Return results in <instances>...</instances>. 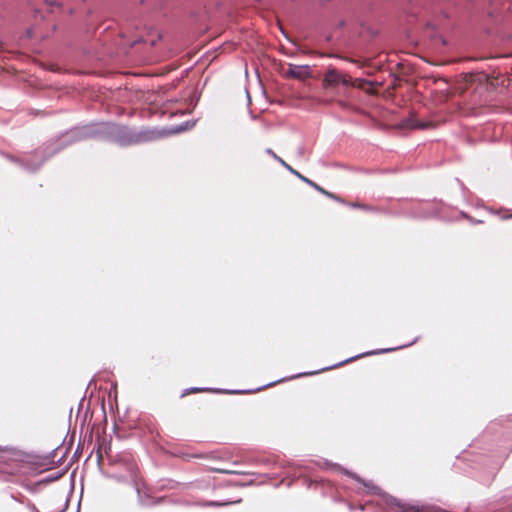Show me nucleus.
<instances>
[{"mask_svg":"<svg viewBox=\"0 0 512 512\" xmlns=\"http://www.w3.org/2000/svg\"><path fill=\"white\" fill-rule=\"evenodd\" d=\"M347 83H351V77L335 68L328 69L323 79L325 88H335L339 85L347 87Z\"/></svg>","mask_w":512,"mask_h":512,"instance_id":"1","label":"nucleus"},{"mask_svg":"<svg viewBox=\"0 0 512 512\" xmlns=\"http://www.w3.org/2000/svg\"><path fill=\"white\" fill-rule=\"evenodd\" d=\"M285 77L297 79V80H305L310 77V68L309 66H300L289 64L288 69L284 72Z\"/></svg>","mask_w":512,"mask_h":512,"instance_id":"2","label":"nucleus"},{"mask_svg":"<svg viewBox=\"0 0 512 512\" xmlns=\"http://www.w3.org/2000/svg\"><path fill=\"white\" fill-rule=\"evenodd\" d=\"M290 172L292 174L296 175L298 178H300L305 183L309 184L311 187H313L315 190H317L321 194L329 197L330 199L342 202L341 198L338 195L325 190L323 187L319 186L317 183H315V182L311 181L310 179L306 178L305 175H301L295 169L292 168V171H290Z\"/></svg>","mask_w":512,"mask_h":512,"instance_id":"3","label":"nucleus"},{"mask_svg":"<svg viewBox=\"0 0 512 512\" xmlns=\"http://www.w3.org/2000/svg\"><path fill=\"white\" fill-rule=\"evenodd\" d=\"M402 126L404 128L409 129H427L433 126L432 122H424L415 119L414 117H409L402 122Z\"/></svg>","mask_w":512,"mask_h":512,"instance_id":"4","label":"nucleus"},{"mask_svg":"<svg viewBox=\"0 0 512 512\" xmlns=\"http://www.w3.org/2000/svg\"><path fill=\"white\" fill-rule=\"evenodd\" d=\"M396 507L398 508L397 512H431L428 507H416L409 504H403L397 502Z\"/></svg>","mask_w":512,"mask_h":512,"instance_id":"5","label":"nucleus"},{"mask_svg":"<svg viewBox=\"0 0 512 512\" xmlns=\"http://www.w3.org/2000/svg\"><path fill=\"white\" fill-rule=\"evenodd\" d=\"M266 153L273 157L277 162H279L283 167H285L288 171H292V167L286 163L280 156H278L271 148L266 149Z\"/></svg>","mask_w":512,"mask_h":512,"instance_id":"6","label":"nucleus"},{"mask_svg":"<svg viewBox=\"0 0 512 512\" xmlns=\"http://www.w3.org/2000/svg\"><path fill=\"white\" fill-rule=\"evenodd\" d=\"M366 84H368V81L365 79H360V78L352 79L351 78V83H347V87H357L360 89H364Z\"/></svg>","mask_w":512,"mask_h":512,"instance_id":"7","label":"nucleus"},{"mask_svg":"<svg viewBox=\"0 0 512 512\" xmlns=\"http://www.w3.org/2000/svg\"><path fill=\"white\" fill-rule=\"evenodd\" d=\"M349 205L351 207H353V208L361 209V210H364V211H375L376 210L373 206H370V205H367V204H363V203H359V202H352Z\"/></svg>","mask_w":512,"mask_h":512,"instance_id":"8","label":"nucleus"},{"mask_svg":"<svg viewBox=\"0 0 512 512\" xmlns=\"http://www.w3.org/2000/svg\"><path fill=\"white\" fill-rule=\"evenodd\" d=\"M213 471L218 472V473H222V474H235V473H237L234 470L223 469V468H214Z\"/></svg>","mask_w":512,"mask_h":512,"instance_id":"9","label":"nucleus"},{"mask_svg":"<svg viewBox=\"0 0 512 512\" xmlns=\"http://www.w3.org/2000/svg\"><path fill=\"white\" fill-rule=\"evenodd\" d=\"M200 391H202V389H200V388H193V389L191 390V392H194V393H196V392H200Z\"/></svg>","mask_w":512,"mask_h":512,"instance_id":"10","label":"nucleus"},{"mask_svg":"<svg viewBox=\"0 0 512 512\" xmlns=\"http://www.w3.org/2000/svg\"><path fill=\"white\" fill-rule=\"evenodd\" d=\"M508 218H512V215H505V216H503V219H508Z\"/></svg>","mask_w":512,"mask_h":512,"instance_id":"11","label":"nucleus"},{"mask_svg":"<svg viewBox=\"0 0 512 512\" xmlns=\"http://www.w3.org/2000/svg\"><path fill=\"white\" fill-rule=\"evenodd\" d=\"M371 354H373V352H367V353H365V354H362L361 356L371 355Z\"/></svg>","mask_w":512,"mask_h":512,"instance_id":"12","label":"nucleus"},{"mask_svg":"<svg viewBox=\"0 0 512 512\" xmlns=\"http://www.w3.org/2000/svg\"><path fill=\"white\" fill-rule=\"evenodd\" d=\"M359 357H360V356L354 357V358H352V360L357 359V358H359ZM350 361H351V359H350ZM346 363H349V360H346Z\"/></svg>","mask_w":512,"mask_h":512,"instance_id":"13","label":"nucleus"}]
</instances>
